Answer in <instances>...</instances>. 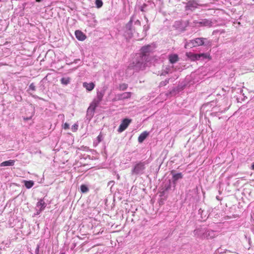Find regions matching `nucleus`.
<instances>
[{
    "label": "nucleus",
    "instance_id": "393cba45",
    "mask_svg": "<svg viewBox=\"0 0 254 254\" xmlns=\"http://www.w3.org/2000/svg\"><path fill=\"white\" fill-rule=\"evenodd\" d=\"M130 26H131L130 24H127V26H126V28H127V29H128L127 30L126 32H127L128 35H129L130 31H131V29ZM131 36H132V34H131V35H128V37H130Z\"/></svg>",
    "mask_w": 254,
    "mask_h": 254
},
{
    "label": "nucleus",
    "instance_id": "0eeeda50",
    "mask_svg": "<svg viewBox=\"0 0 254 254\" xmlns=\"http://www.w3.org/2000/svg\"><path fill=\"white\" fill-rule=\"evenodd\" d=\"M144 169V164L143 163L140 162L136 164L133 170H132L133 174H138Z\"/></svg>",
    "mask_w": 254,
    "mask_h": 254
},
{
    "label": "nucleus",
    "instance_id": "e433bc0d",
    "mask_svg": "<svg viewBox=\"0 0 254 254\" xmlns=\"http://www.w3.org/2000/svg\"><path fill=\"white\" fill-rule=\"evenodd\" d=\"M64 254V253H62V254Z\"/></svg>",
    "mask_w": 254,
    "mask_h": 254
},
{
    "label": "nucleus",
    "instance_id": "6ab92c4d",
    "mask_svg": "<svg viewBox=\"0 0 254 254\" xmlns=\"http://www.w3.org/2000/svg\"><path fill=\"white\" fill-rule=\"evenodd\" d=\"M173 178L174 181H176L179 179H182L183 178V175L181 173L176 174L173 175Z\"/></svg>",
    "mask_w": 254,
    "mask_h": 254
},
{
    "label": "nucleus",
    "instance_id": "1a4fd4ad",
    "mask_svg": "<svg viewBox=\"0 0 254 254\" xmlns=\"http://www.w3.org/2000/svg\"><path fill=\"white\" fill-rule=\"evenodd\" d=\"M75 35L76 38L80 41H83L86 38V35L80 30H76Z\"/></svg>",
    "mask_w": 254,
    "mask_h": 254
},
{
    "label": "nucleus",
    "instance_id": "f03ea898",
    "mask_svg": "<svg viewBox=\"0 0 254 254\" xmlns=\"http://www.w3.org/2000/svg\"><path fill=\"white\" fill-rule=\"evenodd\" d=\"M212 41L207 38H197L190 41L189 44H190L194 47L200 46L211 47L212 46Z\"/></svg>",
    "mask_w": 254,
    "mask_h": 254
},
{
    "label": "nucleus",
    "instance_id": "f8f14e48",
    "mask_svg": "<svg viewBox=\"0 0 254 254\" xmlns=\"http://www.w3.org/2000/svg\"><path fill=\"white\" fill-rule=\"evenodd\" d=\"M83 86L86 88V89L89 91L92 90L94 87L95 84L93 82L87 83L84 82L83 83Z\"/></svg>",
    "mask_w": 254,
    "mask_h": 254
},
{
    "label": "nucleus",
    "instance_id": "4468645a",
    "mask_svg": "<svg viewBox=\"0 0 254 254\" xmlns=\"http://www.w3.org/2000/svg\"><path fill=\"white\" fill-rule=\"evenodd\" d=\"M15 161L14 160H9L8 161H5L2 162L0 163V167H4V166H12L14 165Z\"/></svg>",
    "mask_w": 254,
    "mask_h": 254
},
{
    "label": "nucleus",
    "instance_id": "2eb2a0df",
    "mask_svg": "<svg viewBox=\"0 0 254 254\" xmlns=\"http://www.w3.org/2000/svg\"><path fill=\"white\" fill-rule=\"evenodd\" d=\"M148 132L147 131H144L141 133L138 137V141L140 143H142L148 136Z\"/></svg>",
    "mask_w": 254,
    "mask_h": 254
},
{
    "label": "nucleus",
    "instance_id": "a211bd4d",
    "mask_svg": "<svg viewBox=\"0 0 254 254\" xmlns=\"http://www.w3.org/2000/svg\"><path fill=\"white\" fill-rule=\"evenodd\" d=\"M24 183L25 187L28 189L31 188L34 184L32 181H24Z\"/></svg>",
    "mask_w": 254,
    "mask_h": 254
},
{
    "label": "nucleus",
    "instance_id": "6e6552de",
    "mask_svg": "<svg viewBox=\"0 0 254 254\" xmlns=\"http://www.w3.org/2000/svg\"><path fill=\"white\" fill-rule=\"evenodd\" d=\"M201 57H203V58H205V59H208L209 60H211V57L210 56L209 54H194L192 55V59L193 60H198Z\"/></svg>",
    "mask_w": 254,
    "mask_h": 254
},
{
    "label": "nucleus",
    "instance_id": "423d86ee",
    "mask_svg": "<svg viewBox=\"0 0 254 254\" xmlns=\"http://www.w3.org/2000/svg\"><path fill=\"white\" fill-rule=\"evenodd\" d=\"M131 121V120L128 119H124L119 126L118 131L122 132L124 131L127 127Z\"/></svg>",
    "mask_w": 254,
    "mask_h": 254
},
{
    "label": "nucleus",
    "instance_id": "412c9836",
    "mask_svg": "<svg viewBox=\"0 0 254 254\" xmlns=\"http://www.w3.org/2000/svg\"><path fill=\"white\" fill-rule=\"evenodd\" d=\"M61 83L64 85H67L69 83L70 81V78L67 77V78H62L61 80Z\"/></svg>",
    "mask_w": 254,
    "mask_h": 254
},
{
    "label": "nucleus",
    "instance_id": "a878e982",
    "mask_svg": "<svg viewBox=\"0 0 254 254\" xmlns=\"http://www.w3.org/2000/svg\"><path fill=\"white\" fill-rule=\"evenodd\" d=\"M29 89L32 91H35L36 90L35 86L33 83L30 84Z\"/></svg>",
    "mask_w": 254,
    "mask_h": 254
},
{
    "label": "nucleus",
    "instance_id": "ddd939ff",
    "mask_svg": "<svg viewBox=\"0 0 254 254\" xmlns=\"http://www.w3.org/2000/svg\"><path fill=\"white\" fill-rule=\"evenodd\" d=\"M99 103H100L99 102V101H97L96 100H94L93 102L91 103L88 110L89 111L91 110V111L94 112L96 107L98 106Z\"/></svg>",
    "mask_w": 254,
    "mask_h": 254
},
{
    "label": "nucleus",
    "instance_id": "4be33fe9",
    "mask_svg": "<svg viewBox=\"0 0 254 254\" xmlns=\"http://www.w3.org/2000/svg\"><path fill=\"white\" fill-rule=\"evenodd\" d=\"M80 190L83 193L87 192L89 190L88 187L85 185H82L80 186Z\"/></svg>",
    "mask_w": 254,
    "mask_h": 254
},
{
    "label": "nucleus",
    "instance_id": "4c0bfd02",
    "mask_svg": "<svg viewBox=\"0 0 254 254\" xmlns=\"http://www.w3.org/2000/svg\"><path fill=\"white\" fill-rule=\"evenodd\" d=\"M253 1H254V0H253Z\"/></svg>",
    "mask_w": 254,
    "mask_h": 254
},
{
    "label": "nucleus",
    "instance_id": "b1692460",
    "mask_svg": "<svg viewBox=\"0 0 254 254\" xmlns=\"http://www.w3.org/2000/svg\"><path fill=\"white\" fill-rule=\"evenodd\" d=\"M95 4L97 7L100 8L103 5V2L101 0H96Z\"/></svg>",
    "mask_w": 254,
    "mask_h": 254
},
{
    "label": "nucleus",
    "instance_id": "f257e3e1",
    "mask_svg": "<svg viewBox=\"0 0 254 254\" xmlns=\"http://www.w3.org/2000/svg\"><path fill=\"white\" fill-rule=\"evenodd\" d=\"M147 59V56L145 54H136L134 58L132 63L129 64V67L136 71L142 70L145 66V62Z\"/></svg>",
    "mask_w": 254,
    "mask_h": 254
},
{
    "label": "nucleus",
    "instance_id": "aec40b11",
    "mask_svg": "<svg viewBox=\"0 0 254 254\" xmlns=\"http://www.w3.org/2000/svg\"><path fill=\"white\" fill-rule=\"evenodd\" d=\"M103 96L104 94L102 93L101 92H98L97 93V99L96 100L99 101L100 103L102 101Z\"/></svg>",
    "mask_w": 254,
    "mask_h": 254
},
{
    "label": "nucleus",
    "instance_id": "bb28decb",
    "mask_svg": "<svg viewBox=\"0 0 254 254\" xmlns=\"http://www.w3.org/2000/svg\"><path fill=\"white\" fill-rule=\"evenodd\" d=\"M71 129L73 131H76L78 129V125L76 124H74L72 126Z\"/></svg>",
    "mask_w": 254,
    "mask_h": 254
},
{
    "label": "nucleus",
    "instance_id": "dca6fc26",
    "mask_svg": "<svg viewBox=\"0 0 254 254\" xmlns=\"http://www.w3.org/2000/svg\"><path fill=\"white\" fill-rule=\"evenodd\" d=\"M131 96V93L130 92H125L120 94L119 96V99L124 100L130 98Z\"/></svg>",
    "mask_w": 254,
    "mask_h": 254
},
{
    "label": "nucleus",
    "instance_id": "f704fd0d",
    "mask_svg": "<svg viewBox=\"0 0 254 254\" xmlns=\"http://www.w3.org/2000/svg\"><path fill=\"white\" fill-rule=\"evenodd\" d=\"M37 251L38 252L37 254H38V251H39V247L37 248Z\"/></svg>",
    "mask_w": 254,
    "mask_h": 254
},
{
    "label": "nucleus",
    "instance_id": "f3484780",
    "mask_svg": "<svg viewBox=\"0 0 254 254\" xmlns=\"http://www.w3.org/2000/svg\"><path fill=\"white\" fill-rule=\"evenodd\" d=\"M203 236L206 239L213 238L214 237V232L213 231H207L205 233H204Z\"/></svg>",
    "mask_w": 254,
    "mask_h": 254
},
{
    "label": "nucleus",
    "instance_id": "cd10ccee",
    "mask_svg": "<svg viewBox=\"0 0 254 254\" xmlns=\"http://www.w3.org/2000/svg\"><path fill=\"white\" fill-rule=\"evenodd\" d=\"M102 137H103V136L101 134V133H100V134L97 136V140H98V142H100L102 141Z\"/></svg>",
    "mask_w": 254,
    "mask_h": 254
},
{
    "label": "nucleus",
    "instance_id": "c85d7f7f",
    "mask_svg": "<svg viewBox=\"0 0 254 254\" xmlns=\"http://www.w3.org/2000/svg\"><path fill=\"white\" fill-rule=\"evenodd\" d=\"M63 127L64 129H67L69 128V125L65 123L64 125V126H63Z\"/></svg>",
    "mask_w": 254,
    "mask_h": 254
},
{
    "label": "nucleus",
    "instance_id": "9d476101",
    "mask_svg": "<svg viewBox=\"0 0 254 254\" xmlns=\"http://www.w3.org/2000/svg\"><path fill=\"white\" fill-rule=\"evenodd\" d=\"M46 202L43 199H40L36 204V206L39 208V210L40 212L43 211L46 207Z\"/></svg>",
    "mask_w": 254,
    "mask_h": 254
},
{
    "label": "nucleus",
    "instance_id": "c9c22d12",
    "mask_svg": "<svg viewBox=\"0 0 254 254\" xmlns=\"http://www.w3.org/2000/svg\"><path fill=\"white\" fill-rule=\"evenodd\" d=\"M117 178H118V179H120V176H119V175H118Z\"/></svg>",
    "mask_w": 254,
    "mask_h": 254
},
{
    "label": "nucleus",
    "instance_id": "7c9ffc66",
    "mask_svg": "<svg viewBox=\"0 0 254 254\" xmlns=\"http://www.w3.org/2000/svg\"><path fill=\"white\" fill-rule=\"evenodd\" d=\"M30 119H31V117H30V118H24V120H30Z\"/></svg>",
    "mask_w": 254,
    "mask_h": 254
},
{
    "label": "nucleus",
    "instance_id": "7ed1b4c3",
    "mask_svg": "<svg viewBox=\"0 0 254 254\" xmlns=\"http://www.w3.org/2000/svg\"><path fill=\"white\" fill-rule=\"evenodd\" d=\"M192 26L195 27H211L213 24L211 19H200L198 20H194L192 22Z\"/></svg>",
    "mask_w": 254,
    "mask_h": 254
},
{
    "label": "nucleus",
    "instance_id": "2f4dec72",
    "mask_svg": "<svg viewBox=\"0 0 254 254\" xmlns=\"http://www.w3.org/2000/svg\"><path fill=\"white\" fill-rule=\"evenodd\" d=\"M252 169L253 170H254V162L252 164Z\"/></svg>",
    "mask_w": 254,
    "mask_h": 254
},
{
    "label": "nucleus",
    "instance_id": "9b49d317",
    "mask_svg": "<svg viewBox=\"0 0 254 254\" xmlns=\"http://www.w3.org/2000/svg\"><path fill=\"white\" fill-rule=\"evenodd\" d=\"M168 59L171 64H174L179 61V57L177 54H171L169 55Z\"/></svg>",
    "mask_w": 254,
    "mask_h": 254
},
{
    "label": "nucleus",
    "instance_id": "5701e85b",
    "mask_svg": "<svg viewBox=\"0 0 254 254\" xmlns=\"http://www.w3.org/2000/svg\"><path fill=\"white\" fill-rule=\"evenodd\" d=\"M127 87H128L127 84L126 83H123V84L120 85L119 89L120 90L124 91V90H126L127 89Z\"/></svg>",
    "mask_w": 254,
    "mask_h": 254
},
{
    "label": "nucleus",
    "instance_id": "39448f33",
    "mask_svg": "<svg viewBox=\"0 0 254 254\" xmlns=\"http://www.w3.org/2000/svg\"><path fill=\"white\" fill-rule=\"evenodd\" d=\"M189 21H184L182 20L176 21L175 22L173 27L179 32H183L186 30L188 26Z\"/></svg>",
    "mask_w": 254,
    "mask_h": 254
},
{
    "label": "nucleus",
    "instance_id": "473e14b6",
    "mask_svg": "<svg viewBox=\"0 0 254 254\" xmlns=\"http://www.w3.org/2000/svg\"><path fill=\"white\" fill-rule=\"evenodd\" d=\"M160 84L161 85H165L166 84V83H165V82H163V83L161 82Z\"/></svg>",
    "mask_w": 254,
    "mask_h": 254
},
{
    "label": "nucleus",
    "instance_id": "c756f323",
    "mask_svg": "<svg viewBox=\"0 0 254 254\" xmlns=\"http://www.w3.org/2000/svg\"><path fill=\"white\" fill-rule=\"evenodd\" d=\"M144 6H146V5H144L143 6H142L140 10L142 11H144Z\"/></svg>",
    "mask_w": 254,
    "mask_h": 254
},
{
    "label": "nucleus",
    "instance_id": "72a5a7b5",
    "mask_svg": "<svg viewBox=\"0 0 254 254\" xmlns=\"http://www.w3.org/2000/svg\"><path fill=\"white\" fill-rule=\"evenodd\" d=\"M36 2H39L41 1V0H36Z\"/></svg>",
    "mask_w": 254,
    "mask_h": 254
},
{
    "label": "nucleus",
    "instance_id": "20e7f679",
    "mask_svg": "<svg viewBox=\"0 0 254 254\" xmlns=\"http://www.w3.org/2000/svg\"><path fill=\"white\" fill-rule=\"evenodd\" d=\"M201 6H202V4L199 3V0H189L186 3L185 8L186 10L193 11Z\"/></svg>",
    "mask_w": 254,
    "mask_h": 254
}]
</instances>
